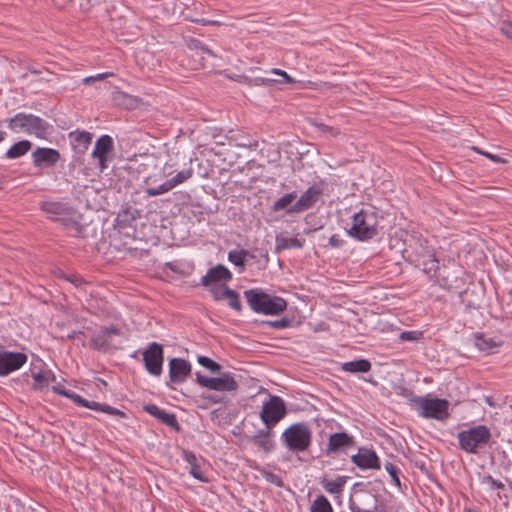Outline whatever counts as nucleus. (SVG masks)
Returning a JSON list of instances; mask_svg holds the SVG:
<instances>
[{"label": "nucleus", "mask_w": 512, "mask_h": 512, "mask_svg": "<svg viewBox=\"0 0 512 512\" xmlns=\"http://www.w3.org/2000/svg\"><path fill=\"white\" fill-rule=\"evenodd\" d=\"M258 325L268 326V327H272L275 329H282V328H286L290 325V320L287 318H282L280 320H275V321H261V322H258Z\"/></svg>", "instance_id": "obj_42"}, {"label": "nucleus", "mask_w": 512, "mask_h": 512, "mask_svg": "<svg viewBox=\"0 0 512 512\" xmlns=\"http://www.w3.org/2000/svg\"><path fill=\"white\" fill-rule=\"evenodd\" d=\"M420 335H421V333L417 332V331H405V332L401 333L400 337H401V339L406 340V341H414V340H417Z\"/></svg>", "instance_id": "obj_52"}, {"label": "nucleus", "mask_w": 512, "mask_h": 512, "mask_svg": "<svg viewBox=\"0 0 512 512\" xmlns=\"http://www.w3.org/2000/svg\"><path fill=\"white\" fill-rule=\"evenodd\" d=\"M110 75H112V74L111 73H99L94 76H89V77L84 78L83 83L88 85V84L94 83L96 81L104 80L105 78H107Z\"/></svg>", "instance_id": "obj_50"}, {"label": "nucleus", "mask_w": 512, "mask_h": 512, "mask_svg": "<svg viewBox=\"0 0 512 512\" xmlns=\"http://www.w3.org/2000/svg\"><path fill=\"white\" fill-rule=\"evenodd\" d=\"M419 414L424 418L444 421L448 418L449 402L445 399L418 397L414 399Z\"/></svg>", "instance_id": "obj_4"}, {"label": "nucleus", "mask_w": 512, "mask_h": 512, "mask_svg": "<svg viewBox=\"0 0 512 512\" xmlns=\"http://www.w3.org/2000/svg\"><path fill=\"white\" fill-rule=\"evenodd\" d=\"M502 340L500 338L491 337L486 334L477 333L474 335L475 347L484 353H495L501 346Z\"/></svg>", "instance_id": "obj_21"}, {"label": "nucleus", "mask_w": 512, "mask_h": 512, "mask_svg": "<svg viewBox=\"0 0 512 512\" xmlns=\"http://www.w3.org/2000/svg\"><path fill=\"white\" fill-rule=\"evenodd\" d=\"M353 462L362 469L381 468L379 458L376 453L368 449H360L359 452L352 457Z\"/></svg>", "instance_id": "obj_20"}, {"label": "nucleus", "mask_w": 512, "mask_h": 512, "mask_svg": "<svg viewBox=\"0 0 512 512\" xmlns=\"http://www.w3.org/2000/svg\"><path fill=\"white\" fill-rule=\"evenodd\" d=\"M312 85H313L312 82H307V83H303L301 87L302 88H308V87H311Z\"/></svg>", "instance_id": "obj_64"}, {"label": "nucleus", "mask_w": 512, "mask_h": 512, "mask_svg": "<svg viewBox=\"0 0 512 512\" xmlns=\"http://www.w3.org/2000/svg\"><path fill=\"white\" fill-rule=\"evenodd\" d=\"M32 114L17 113L14 117L7 118L5 120L8 123V127L14 132H25L27 133L28 125Z\"/></svg>", "instance_id": "obj_25"}, {"label": "nucleus", "mask_w": 512, "mask_h": 512, "mask_svg": "<svg viewBox=\"0 0 512 512\" xmlns=\"http://www.w3.org/2000/svg\"><path fill=\"white\" fill-rule=\"evenodd\" d=\"M502 33L512 40V23L504 22L501 26Z\"/></svg>", "instance_id": "obj_53"}, {"label": "nucleus", "mask_w": 512, "mask_h": 512, "mask_svg": "<svg viewBox=\"0 0 512 512\" xmlns=\"http://www.w3.org/2000/svg\"><path fill=\"white\" fill-rule=\"evenodd\" d=\"M310 512H333V509L328 499L320 495L312 502Z\"/></svg>", "instance_id": "obj_35"}, {"label": "nucleus", "mask_w": 512, "mask_h": 512, "mask_svg": "<svg viewBox=\"0 0 512 512\" xmlns=\"http://www.w3.org/2000/svg\"><path fill=\"white\" fill-rule=\"evenodd\" d=\"M286 415L284 401L277 396H271L265 402L260 412V418L268 429H272Z\"/></svg>", "instance_id": "obj_8"}, {"label": "nucleus", "mask_w": 512, "mask_h": 512, "mask_svg": "<svg viewBox=\"0 0 512 512\" xmlns=\"http://www.w3.org/2000/svg\"><path fill=\"white\" fill-rule=\"evenodd\" d=\"M209 287H210V292L216 301H221V300H224L225 298H227L226 294L224 293L225 291H227V289H230L227 285L213 284L212 286H209Z\"/></svg>", "instance_id": "obj_40"}, {"label": "nucleus", "mask_w": 512, "mask_h": 512, "mask_svg": "<svg viewBox=\"0 0 512 512\" xmlns=\"http://www.w3.org/2000/svg\"><path fill=\"white\" fill-rule=\"evenodd\" d=\"M69 139L77 154H84L92 141V134L87 131H74L69 133Z\"/></svg>", "instance_id": "obj_22"}, {"label": "nucleus", "mask_w": 512, "mask_h": 512, "mask_svg": "<svg viewBox=\"0 0 512 512\" xmlns=\"http://www.w3.org/2000/svg\"><path fill=\"white\" fill-rule=\"evenodd\" d=\"M189 473L197 480L207 483L209 481L208 477L205 475L204 471L201 467V462L190 467Z\"/></svg>", "instance_id": "obj_41"}, {"label": "nucleus", "mask_w": 512, "mask_h": 512, "mask_svg": "<svg viewBox=\"0 0 512 512\" xmlns=\"http://www.w3.org/2000/svg\"><path fill=\"white\" fill-rule=\"evenodd\" d=\"M32 162L38 168L54 167L60 160L61 155L58 150L47 147H38L32 152Z\"/></svg>", "instance_id": "obj_14"}, {"label": "nucleus", "mask_w": 512, "mask_h": 512, "mask_svg": "<svg viewBox=\"0 0 512 512\" xmlns=\"http://www.w3.org/2000/svg\"><path fill=\"white\" fill-rule=\"evenodd\" d=\"M245 296L250 308L256 312V289H250L245 291Z\"/></svg>", "instance_id": "obj_49"}, {"label": "nucleus", "mask_w": 512, "mask_h": 512, "mask_svg": "<svg viewBox=\"0 0 512 512\" xmlns=\"http://www.w3.org/2000/svg\"><path fill=\"white\" fill-rule=\"evenodd\" d=\"M474 151H476L477 153L487 157L488 159H490L491 161L493 162H496V163H506V159L498 156V155H494V154H491L489 152H485V151H482L480 150L478 147H473L472 148Z\"/></svg>", "instance_id": "obj_48"}, {"label": "nucleus", "mask_w": 512, "mask_h": 512, "mask_svg": "<svg viewBox=\"0 0 512 512\" xmlns=\"http://www.w3.org/2000/svg\"><path fill=\"white\" fill-rule=\"evenodd\" d=\"M253 254L245 249L231 250L228 253V260L237 267L243 268L248 258H253Z\"/></svg>", "instance_id": "obj_32"}, {"label": "nucleus", "mask_w": 512, "mask_h": 512, "mask_svg": "<svg viewBox=\"0 0 512 512\" xmlns=\"http://www.w3.org/2000/svg\"><path fill=\"white\" fill-rule=\"evenodd\" d=\"M113 101L117 105L122 106L128 110L135 109L139 104V100L137 97L129 95L125 92H116L113 96Z\"/></svg>", "instance_id": "obj_30"}, {"label": "nucleus", "mask_w": 512, "mask_h": 512, "mask_svg": "<svg viewBox=\"0 0 512 512\" xmlns=\"http://www.w3.org/2000/svg\"><path fill=\"white\" fill-rule=\"evenodd\" d=\"M32 378L34 383L32 385V389L35 391H41L44 388L48 387L50 382H55L56 377L50 370H41L36 373H32Z\"/></svg>", "instance_id": "obj_26"}, {"label": "nucleus", "mask_w": 512, "mask_h": 512, "mask_svg": "<svg viewBox=\"0 0 512 512\" xmlns=\"http://www.w3.org/2000/svg\"><path fill=\"white\" fill-rule=\"evenodd\" d=\"M286 308L287 302L283 298L258 290V313L278 315Z\"/></svg>", "instance_id": "obj_12"}, {"label": "nucleus", "mask_w": 512, "mask_h": 512, "mask_svg": "<svg viewBox=\"0 0 512 512\" xmlns=\"http://www.w3.org/2000/svg\"><path fill=\"white\" fill-rule=\"evenodd\" d=\"M41 210L53 221H60L64 226L74 231L76 235L81 234L83 227L78 222L69 218L72 209L63 202L43 201L40 204Z\"/></svg>", "instance_id": "obj_2"}, {"label": "nucleus", "mask_w": 512, "mask_h": 512, "mask_svg": "<svg viewBox=\"0 0 512 512\" xmlns=\"http://www.w3.org/2000/svg\"><path fill=\"white\" fill-rule=\"evenodd\" d=\"M297 80L289 76L285 71L274 68L265 75L258 77V85L274 86L283 84H296Z\"/></svg>", "instance_id": "obj_19"}, {"label": "nucleus", "mask_w": 512, "mask_h": 512, "mask_svg": "<svg viewBox=\"0 0 512 512\" xmlns=\"http://www.w3.org/2000/svg\"><path fill=\"white\" fill-rule=\"evenodd\" d=\"M378 216L371 210H360L352 217V224L347 230L349 236L365 241L372 239L378 234Z\"/></svg>", "instance_id": "obj_1"}, {"label": "nucleus", "mask_w": 512, "mask_h": 512, "mask_svg": "<svg viewBox=\"0 0 512 512\" xmlns=\"http://www.w3.org/2000/svg\"><path fill=\"white\" fill-rule=\"evenodd\" d=\"M81 333H82L81 331H72L71 333H69L67 335V338L68 339H74L77 334H81Z\"/></svg>", "instance_id": "obj_62"}, {"label": "nucleus", "mask_w": 512, "mask_h": 512, "mask_svg": "<svg viewBox=\"0 0 512 512\" xmlns=\"http://www.w3.org/2000/svg\"><path fill=\"white\" fill-rule=\"evenodd\" d=\"M315 125L321 132L325 133L328 136L336 137L340 134V132L337 129L326 124L316 123Z\"/></svg>", "instance_id": "obj_46"}, {"label": "nucleus", "mask_w": 512, "mask_h": 512, "mask_svg": "<svg viewBox=\"0 0 512 512\" xmlns=\"http://www.w3.org/2000/svg\"><path fill=\"white\" fill-rule=\"evenodd\" d=\"M194 170L192 167L179 171L176 175L169 178L170 184L175 188L178 185L186 182L193 176Z\"/></svg>", "instance_id": "obj_36"}, {"label": "nucleus", "mask_w": 512, "mask_h": 512, "mask_svg": "<svg viewBox=\"0 0 512 512\" xmlns=\"http://www.w3.org/2000/svg\"><path fill=\"white\" fill-rule=\"evenodd\" d=\"M193 47L197 50H200L202 53L214 56L213 52L201 41L199 40H193L192 41Z\"/></svg>", "instance_id": "obj_51"}, {"label": "nucleus", "mask_w": 512, "mask_h": 512, "mask_svg": "<svg viewBox=\"0 0 512 512\" xmlns=\"http://www.w3.org/2000/svg\"><path fill=\"white\" fill-rule=\"evenodd\" d=\"M346 482L347 477L345 476H338L335 479H329L326 477L321 479V484L325 491L335 495H339L342 493Z\"/></svg>", "instance_id": "obj_27"}, {"label": "nucleus", "mask_w": 512, "mask_h": 512, "mask_svg": "<svg viewBox=\"0 0 512 512\" xmlns=\"http://www.w3.org/2000/svg\"><path fill=\"white\" fill-rule=\"evenodd\" d=\"M384 468L388 472V474L391 476L395 485L400 487V479L398 477L399 469L394 464H392L390 462H387L385 464Z\"/></svg>", "instance_id": "obj_44"}, {"label": "nucleus", "mask_w": 512, "mask_h": 512, "mask_svg": "<svg viewBox=\"0 0 512 512\" xmlns=\"http://www.w3.org/2000/svg\"><path fill=\"white\" fill-rule=\"evenodd\" d=\"M192 21L195 22V23L201 24L203 26H206V25L218 26V25H220L219 21L208 20V19H204V18H202V19H193Z\"/></svg>", "instance_id": "obj_54"}, {"label": "nucleus", "mask_w": 512, "mask_h": 512, "mask_svg": "<svg viewBox=\"0 0 512 512\" xmlns=\"http://www.w3.org/2000/svg\"><path fill=\"white\" fill-rule=\"evenodd\" d=\"M52 1L55 4V6L62 9V8L67 7L74 0H52Z\"/></svg>", "instance_id": "obj_56"}, {"label": "nucleus", "mask_w": 512, "mask_h": 512, "mask_svg": "<svg viewBox=\"0 0 512 512\" xmlns=\"http://www.w3.org/2000/svg\"><path fill=\"white\" fill-rule=\"evenodd\" d=\"M28 70L33 74H40L42 72L41 68L29 66Z\"/></svg>", "instance_id": "obj_60"}, {"label": "nucleus", "mask_w": 512, "mask_h": 512, "mask_svg": "<svg viewBox=\"0 0 512 512\" xmlns=\"http://www.w3.org/2000/svg\"><path fill=\"white\" fill-rule=\"evenodd\" d=\"M143 362L146 371L155 377H159L163 372L164 349L162 344L151 342L144 349Z\"/></svg>", "instance_id": "obj_7"}, {"label": "nucleus", "mask_w": 512, "mask_h": 512, "mask_svg": "<svg viewBox=\"0 0 512 512\" xmlns=\"http://www.w3.org/2000/svg\"><path fill=\"white\" fill-rule=\"evenodd\" d=\"M92 7V0H80V8L83 11H88Z\"/></svg>", "instance_id": "obj_58"}, {"label": "nucleus", "mask_w": 512, "mask_h": 512, "mask_svg": "<svg viewBox=\"0 0 512 512\" xmlns=\"http://www.w3.org/2000/svg\"><path fill=\"white\" fill-rule=\"evenodd\" d=\"M321 190L315 186L308 188L289 208V214L300 213L311 208L319 199Z\"/></svg>", "instance_id": "obj_17"}, {"label": "nucleus", "mask_w": 512, "mask_h": 512, "mask_svg": "<svg viewBox=\"0 0 512 512\" xmlns=\"http://www.w3.org/2000/svg\"><path fill=\"white\" fill-rule=\"evenodd\" d=\"M60 277L63 278L64 280L70 282L75 287H81L85 283L84 279L80 275H77V274H66L64 272H61Z\"/></svg>", "instance_id": "obj_43"}, {"label": "nucleus", "mask_w": 512, "mask_h": 512, "mask_svg": "<svg viewBox=\"0 0 512 512\" xmlns=\"http://www.w3.org/2000/svg\"><path fill=\"white\" fill-rule=\"evenodd\" d=\"M196 382L202 387L219 392L235 391L238 387L237 382L230 373H224L220 377H207L200 372H196Z\"/></svg>", "instance_id": "obj_9"}, {"label": "nucleus", "mask_w": 512, "mask_h": 512, "mask_svg": "<svg viewBox=\"0 0 512 512\" xmlns=\"http://www.w3.org/2000/svg\"><path fill=\"white\" fill-rule=\"evenodd\" d=\"M172 189H174V187L172 186V184H170L169 179H167L165 182H163L158 187L147 188L145 190V193L148 197H155L158 195L165 194V193L171 191Z\"/></svg>", "instance_id": "obj_37"}, {"label": "nucleus", "mask_w": 512, "mask_h": 512, "mask_svg": "<svg viewBox=\"0 0 512 512\" xmlns=\"http://www.w3.org/2000/svg\"><path fill=\"white\" fill-rule=\"evenodd\" d=\"M260 155L262 163H258L259 166H262L265 163H274L280 158L278 147L274 144L268 143L263 144V147L260 149Z\"/></svg>", "instance_id": "obj_28"}, {"label": "nucleus", "mask_w": 512, "mask_h": 512, "mask_svg": "<svg viewBox=\"0 0 512 512\" xmlns=\"http://www.w3.org/2000/svg\"><path fill=\"white\" fill-rule=\"evenodd\" d=\"M182 458H183L184 461H186L190 465V467L195 465V464H197V463H199V462H201V460H199L197 458L195 453L192 452V451H189V450H183Z\"/></svg>", "instance_id": "obj_47"}, {"label": "nucleus", "mask_w": 512, "mask_h": 512, "mask_svg": "<svg viewBox=\"0 0 512 512\" xmlns=\"http://www.w3.org/2000/svg\"><path fill=\"white\" fill-rule=\"evenodd\" d=\"M191 364L183 358H172L169 361V378L174 384H181L191 374Z\"/></svg>", "instance_id": "obj_15"}, {"label": "nucleus", "mask_w": 512, "mask_h": 512, "mask_svg": "<svg viewBox=\"0 0 512 512\" xmlns=\"http://www.w3.org/2000/svg\"><path fill=\"white\" fill-rule=\"evenodd\" d=\"M329 244L332 246V247H339L341 246L342 244V241L338 238L337 235H332L330 238H329Z\"/></svg>", "instance_id": "obj_57"}, {"label": "nucleus", "mask_w": 512, "mask_h": 512, "mask_svg": "<svg viewBox=\"0 0 512 512\" xmlns=\"http://www.w3.org/2000/svg\"><path fill=\"white\" fill-rule=\"evenodd\" d=\"M282 437L286 446L292 451H304L311 443V431L303 423L289 426Z\"/></svg>", "instance_id": "obj_5"}, {"label": "nucleus", "mask_w": 512, "mask_h": 512, "mask_svg": "<svg viewBox=\"0 0 512 512\" xmlns=\"http://www.w3.org/2000/svg\"><path fill=\"white\" fill-rule=\"evenodd\" d=\"M143 410L147 412L152 417L159 420L161 423L167 425L171 429L175 431L180 430V425L177 421V417L174 413L166 412L165 410L159 408L155 404H146L143 406Z\"/></svg>", "instance_id": "obj_18"}, {"label": "nucleus", "mask_w": 512, "mask_h": 512, "mask_svg": "<svg viewBox=\"0 0 512 512\" xmlns=\"http://www.w3.org/2000/svg\"><path fill=\"white\" fill-rule=\"evenodd\" d=\"M27 355L22 352L0 350V377H5L22 368L27 362Z\"/></svg>", "instance_id": "obj_11"}, {"label": "nucleus", "mask_w": 512, "mask_h": 512, "mask_svg": "<svg viewBox=\"0 0 512 512\" xmlns=\"http://www.w3.org/2000/svg\"><path fill=\"white\" fill-rule=\"evenodd\" d=\"M261 474L268 482L274 484L275 486L281 487L283 485L282 480L278 475L266 470H262Z\"/></svg>", "instance_id": "obj_45"}, {"label": "nucleus", "mask_w": 512, "mask_h": 512, "mask_svg": "<svg viewBox=\"0 0 512 512\" xmlns=\"http://www.w3.org/2000/svg\"><path fill=\"white\" fill-rule=\"evenodd\" d=\"M197 361L202 367L213 373L219 372L221 370V365L207 356H198Z\"/></svg>", "instance_id": "obj_38"}, {"label": "nucleus", "mask_w": 512, "mask_h": 512, "mask_svg": "<svg viewBox=\"0 0 512 512\" xmlns=\"http://www.w3.org/2000/svg\"><path fill=\"white\" fill-rule=\"evenodd\" d=\"M296 199V192L285 194L276 202H274L272 209L274 211L285 210L287 213H289V208L293 207V204L296 202Z\"/></svg>", "instance_id": "obj_33"}, {"label": "nucleus", "mask_w": 512, "mask_h": 512, "mask_svg": "<svg viewBox=\"0 0 512 512\" xmlns=\"http://www.w3.org/2000/svg\"><path fill=\"white\" fill-rule=\"evenodd\" d=\"M232 279V273L223 264H218L210 269L201 278L200 284L204 287L212 286L218 282H228Z\"/></svg>", "instance_id": "obj_16"}, {"label": "nucleus", "mask_w": 512, "mask_h": 512, "mask_svg": "<svg viewBox=\"0 0 512 512\" xmlns=\"http://www.w3.org/2000/svg\"><path fill=\"white\" fill-rule=\"evenodd\" d=\"M50 130L51 125L47 121L40 118L39 116L32 114V117H30L27 134L35 135L41 139H46L50 134Z\"/></svg>", "instance_id": "obj_23"}, {"label": "nucleus", "mask_w": 512, "mask_h": 512, "mask_svg": "<svg viewBox=\"0 0 512 512\" xmlns=\"http://www.w3.org/2000/svg\"><path fill=\"white\" fill-rule=\"evenodd\" d=\"M342 369L349 373H366L371 369V363L366 359L354 360L344 363Z\"/></svg>", "instance_id": "obj_31"}, {"label": "nucleus", "mask_w": 512, "mask_h": 512, "mask_svg": "<svg viewBox=\"0 0 512 512\" xmlns=\"http://www.w3.org/2000/svg\"><path fill=\"white\" fill-rule=\"evenodd\" d=\"M488 482L491 484L493 488L496 489H502L504 487V484L498 480H495L491 477L488 478Z\"/></svg>", "instance_id": "obj_59"}, {"label": "nucleus", "mask_w": 512, "mask_h": 512, "mask_svg": "<svg viewBox=\"0 0 512 512\" xmlns=\"http://www.w3.org/2000/svg\"><path fill=\"white\" fill-rule=\"evenodd\" d=\"M52 390L54 393L59 394L61 396H64L70 400H72L76 405L85 407L94 411L104 412L106 414H109L111 416H119L126 418L127 415L125 412H123L120 409H117L115 407H112L105 403H99L96 401H89L87 399H84L77 393L67 390L64 387H62L60 384H56L52 387Z\"/></svg>", "instance_id": "obj_3"}, {"label": "nucleus", "mask_w": 512, "mask_h": 512, "mask_svg": "<svg viewBox=\"0 0 512 512\" xmlns=\"http://www.w3.org/2000/svg\"><path fill=\"white\" fill-rule=\"evenodd\" d=\"M114 142L111 136L102 135L95 143L91 157L99 162L100 171L103 172L107 167L109 155L113 152Z\"/></svg>", "instance_id": "obj_13"}, {"label": "nucleus", "mask_w": 512, "mask_h": 512, "mask_svg": "<svg viewBox=\"0 0 512 512\" xmlns=\"http://www.w3.org/2000/svg\"><path fill=\"white\" fill-rule=\"evenodd\" d=\"M121 331L115 326L102 327L94 336L91 338V347L94 350L107 352L119 347V343L116 342V337L120 336Z\"/></svg>", "instance_id": "obj_10"}, {"label": "nucleus", "mask_w": 512, "mask_h": 512, "mask_svg": "<svg viewBox=\"0 0 512 512\" xmlns=\"http://www.w3.org/2000/svg\"><path fill=\"white\" fill-rule=\"evenodd\" d=\"M258 446H261L266 452L274 448L273 433L266 427L265 430L258 431Z\"/></svg>", "instance_id": "obj_34"}, {"label": "nucleus", "mask_w": 512, "mask_h": 512, "mask_svg": "<svg viewBox=\"0 0 512 512\" xmlns=\"http://www.w3.org/2000/svg\"><path fill=\"white\" fill-rule=\"evenodd\" d=\"M32 144L29 140H21L10 147L5 156L8 159H17L25 155L31 148Z\"/></svg>", "instance_id": "obj_29"}, {"label": "nucleus", "mask_w": 512, "mask_h": 512, "mask_svg": "<svg viewBox=\"0 0 512 512\" xmlns=\"http://www.w3.org/2000/svg\"><path fill=\"white\" fill-rule=\"evenodd\" d=\"M353 438L344 432L332 434L328 442V451L335 452L353 445Z\"/></svg>", "instance_id": "obj_24"}, {"label": "nucleus", "mask_w": 512, "mask_h": 512, "mask_svg": "<svg viewBox=\"0 0 512 512\" xmlns=\"http://www.w3.org/2000/svg\"><path fill=\"white\" fill-rule=\"evenodd\" d=\"M207 398L212 400L214 403H219L222 401V398L218 396H208Z\"/></svg>", "instance_id": "obj_61"}, {"label": "nucleus", "mask_w": 512, "mask_h": 512, "mask_svg": "<svg viewBox=\"0 0 512 512\" xmlns=\"http://www.w3.org/2000/svg\"><path fill=\"white\" fill-rule=\"evenodd\" d=\"M226 294V299L228 300V305L237 310V311H240L241 310V302H240V299H239V295L236 291L232 290V289H227V291L224 292Z\"/></svg>", "instance_id": "obj_39"}, {"label": "nucleus", "mask_w": 512, "mask_h": 512, "mask_svg": "<svg viewBox=\"0 0 512 512\" xmlns=\"http://www.w3.org/2000/svg\"><path fill=\"white\" fill-rule=\"evenodd\" d=\"M5 137H6V132L0 131V143L5 139Z\"/></svg>", "instance_id": "obj_63"}, {"label": "nucleus", "mask_w": 512, "mask_h": 512, "mask_svg": "<svg viewBox=\"0 0 512 512\" xmlns=\"http://www.w3.org/2000/svg\"><path fill=\"white\" fill-rule=\"evenodd\" d=\"M302 242L296 238H291L286 240L285 247H295V248H301Z\"/></svg>", "instance_id": "obj_55"}, {"label": "nucleus", "mask_w": 512, "mask_h": 512, "mask_svg": "<svg viewBox=\"0 0 512 512\" xmlns=\"http://www.w3.org/2000/svg\"><path fill=\"white\" fill-rule=\"evenodd\" d=\"M490 431L484 425L473 427L458 434L460 447L469 453H476L477 449L490 439Z\"/></svg>", "instance_id": "obj_6"}]
</instances>
